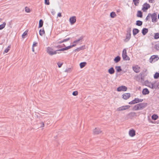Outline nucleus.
Returning a JSON list of instances; mask_svg holds the SVG:
<instances>
[{
	"label": "nucleus",
	"mask_w": 159,
	"mask_h": 159,
	"mask_svg": "<svg viewBox=\"0 0 159 159\" xmlns=\"http://www.w3.org/2000/svg\"><path fill=\"white\" fill-rule=\"evenodd\" d=\"M57 16L58 17H61V13H60V12L58 13L57 14Z\"/></svg>",
	"instance_id": "obj_48"
},
{
	"label": "nucleus",
	"mask_w": 159,
	"mask_h": 159,
	"mask_svg": "<svg viewBox=\"0 0 159 159\" xmlns=\"http://www.w3.org/2000/svg\"><path fill=\"white\" fill-rule=\"evenodd\" d=\"M143 100L142 99H139L138 98H136L134 100L129 102V104H133L137 103L139 102H142Z\"/></svg>",
	"instance_id": "obj_4"
},
{
	"label": "nucleus",
	"mask_w": 159,
	"mask_h": 159,
	"mask_svg": "<svg viewBox=\"0 0 159 159\" xmlns=\"http://www.w3.org/2000/svg\"><path fill=\"white\" fill-rule=\"evenodd\" d=\"M132 68L133 70L136 73H139L140 71V67L138 65L133 66Z\"/></svg>",
	"instance_id": "obj_8"
},
{
	"label": "nucleus",
	"mask_w": 159,
	"mask_h": 159,
	"mask_svg": "<svg viewBox=\"0 0 159 159\" xmlns=\"http://www.w3.org/2000/svg\"><path fill=\"white\" fill-rule=\"evenodd\" d=\"M34 47H32V51L33 52H34Z\"/></svg>",
	"instance_id": "obj_53"
},
{
	"label": "nucleus",
	"mask_w": 159,
	"mask_h": 159,
	"mask_svg": "<svg viewBox=\"0 0 159 159\" xmlns=\"http://www.w3.org/2000/svg\"><path fill=\"white\" fill-rule=\"evenodd\" d=\"M77 43H74V41L73 43V44L72 45L66 47L64 48H61L60 49H59L58 51H65L68 50V49H70L71 48L76 46V44Z\"/></svg>",
	"instance_id": "obj_5"
},
{
	"label": "nucleus",
	"mask_w": 159,
	"mask_h": 159,
	"mask_svg": "<svg viewBox=\"0 0 159 159\" xmlns=\"http://www.w3.org/2000/svg\"><path fill=\"white\" fill-rule=\"evenodd\" d=\"M57 64L58 67L59 68L61 67L62 65V63L61 62H58Z\"/></svg>",
	"instance_id": "obj_44"
},
{
	"label": "nucleus",
	"mask_w": 159,
	"mask_h": 159,
	"mask_svg": "<svg viewBox=\"0 0 159 159\" xmlns=\"http://www.w3.org/2000/svg\"><path fill=\"white\" fill-rule=\"evenodd\" d=\"M116 69L117 72H119L122 70L120 66H116L115 67Z\"/></svg>",
	"instance_id": "obj_28"
},
{
	"label": "nucleus",
	"mask_w": 159,
	"mask_h": 159,
	"mask_svg": "<svg viewBox=\"0 0 159 159\" xmlns=\"http://www.w3.org/2000/svg\"><path fill=\"white\" fill-rule=\"evenodd\" d=\"M49 0H44V3L46 5H49L50 4Z\"/></svg>",
	"instance_id": "obj_38"
},
{
	"label": "nucleus",
	"mask_w": 159,
	"mask_h": 159,
	"mask_svg": "<svg viewBox=\"0 0 159 159\" xmlns=\"http://www.w3.org/2000/svg\"><path fill=\"white\" fill-rule=\"evenodd\" d=\"M39 34L42 36L45 34V31L43 29H41L39 30Z\"/></svg>",
	"instance_id": "obj_26"
},
{
	"label": "nucleus",
	"mask_w": 159,
	"mask_h": 159,
	"mask_svg": "<svg viewBox=\"0 0 159 159\" xmlns=\"http://www.w3.org/2000/svg\"><path fill=\"white\" fill-rule=\"evenodd\" d=\"M148 29L146 28H143L142 30V34L144 35L148 32Z\"/></svg>",
	"instance_id": "obj_23"
},
{
	"label": "nucleus",
	"mask_w": 159,
	"mask_h": 159,
	"mask_svg": "<svg viewBox=\"0 0 159 159\" xmlns=\"http://www.w3.org/2000/svg\"><path fill=\"white\" fill-rule=\"evenodd\" d=\"M158 116L157 114H154L152 116V118L153 120H156L158 119Z\"/></svg>",
	"instance_id": "obj_22"
},
{
	"label": "nucleus",
	"mask_w": 159,
	"mask_h": 159,
	"mask_svg": "<svg viewBox=\"0 0 159 159\" xmlns=\"http://www.w3.org/2000/svg\"><path fill=\"white\" fill-rule=\"evenodd\" d=\"M129 135L131 137H133L135 135V131L132 129L129 130Z\"/></svg>",
	"instance_id": "obj_14"
},
{
	"label": "nucleus",
	"mask_w": 159,
	"mask_h": 159,
	"mask_svg": "<svg viewBox=\"0 0 159 159\" xmlns=\"http://www.w3.org/2000/svg\"><path fill=\"white\" fill-rule=\"evenodd\" d=\"M127 88L125 86H122L117 88V90L118 92L125 91L127 90Z\"/></svg>",
	"instance_id": "obj_7"
},
{
	"label": "nucleus",
	"mask_w": 159,
	"mask_h": 159,
	"mask_svg": "<svg viewBox=\"0 0 159 159\" xmlns=\"http://www.w3.org/2000/svg\"><path fill=\"white\" fill-rule=\"evenodd\" d=\"M151 17L152 19V21L153 22H156L157 20V15L155 13L151 14Z\"/></svg>",
	"instance_id": "obj_9"
},
{
	"label": "nucleus",
	"mask_w": 159,
	"mask_h": 159,
	"mask_svg": "<svg viewBox=\"0 0 159 159\" xmlns=\"http://www.w3.org/2000/svg\"><path fill=\"white\" fill-rule=\"evenodd\" d=\"M131 29L130 28H129L128 31V33L126 34V39L125 40V41L126 42L128 41L131 38Z\"/></svg>",
	"instance_id": "obj_10"
},
{
	"label": "nucleus",
	"mask_w": 159,
	"mask_h": 159,
	"mask_svg": "<svg viewBox=\"0 0 159 159\" xmlns=\"http://www.w3.org/2000/svg\"><path fill=\"white\" fill-rule=\"evenodd\" d=\"M154 39H157L159 38V33H157L154 34Z\"/></svg>",
	"instance_id": "obj_33"
},
{
	"label": "nucleus",
	"mask_w": 159,
	"mask_h": 159,
	"mask_svg": "<svg viewBox=\"0 0 159 159\" xmlns=\"http://www.w3.org/2000/svg\"><path fill=\"white\" fill-rule=\"evenodd\" d=\"M37 43L34 42L33 43V44L32 45V47H34L37 46Z\"/></svg>",
	"instance_id": "obj_45"
},
{
	"label": "nucleus",
	"mask_w": 159,
	"mask_h": 159,
	"mask_svg": "<svg viewBox=\"0 0 159 159\" xmlns=\"http://www.w3.org/2000/svg\"><path fill=\"white\" fill-rule=\"evenodd\" d=\"M82 49L81 48H78L77 49H76V50H77V51H79L82 50Z\"/></svg>",
	"instance_id": "obj_50"
},
{
	"label": "nucleus",
	"mask_w": 159,
	"mask_h": 159,
	"mask_svg": "<svg viewBox=\"0 0 159 159\" xmlns=\"http://www.w3.org/2000/svg\"><path fill=\"white\" fill-rule=\"evenodd\" d=\"M152 83L149 82H146V85L147 86H148V87H149L151 89H152V88L153 87V86H152L153 85H152Z\"/></svg>",
	"instance_id": "obj_19"
},
{
	"label": "nucleus",
	"mask_w": 159,
	"mask_h": 159,
	"mask_svg": "<svg viewBox=\"0 0 159 159\" xmlns=\"http://www.w3.org/2000/svg\"><path fill=\"white\" fill-rule=\"evenodd\" d=\"M86 64V62H81L80 64V67L82 68L84 67V66H85Z\"/></svg>",
	"instance_id": "obj_30"
},
{
	"label": "nucleus",
	"mask_w": 159,
	"mask_h": 159,
	"mask_svg": "<svg viewBox=\"0 0 159 159\" xmlns=\"http://www.w3.org/2000/svg\"><path fill=\"white\" fill-rule=\"evenodd\" d=\"M133 1L134 5L135 6H138L139 5V0H133Z\"/></svg>",
	"instance_id": "obj_20"
},
{
	"label": "nucleus",
	"mask_w": 159,
	"mask_h": 159,
	"mask_svg": "<svg viewBox=\"0 0 159 159\" xmlns=\"http://www.w3.org/2000/svg\"><path fill=\"white\" fill-rule=\"evenodd\" d=\"M39 28H41L43 26V21L42 20H40L39 21Z\"/></svg>",
	"instance_id": "obj_29"
},
{
	"label": "nucleus",
	"mask_w": 159,
	"mask_h": 159,
	"mask_svg": "<svg viewBox=\"0 0 159 159\" xmlns=\"http://www.w3.org/2000/svg\"><path fill=\"white\" fill-rule=\"evenodd\" d=\"M108 72L111 74H114L115 72V70L112 67L109 68L108 70Z\"/></svg>",
	"instance_id": "obj_17"
},
{
	"label": "nucleus",
	"mask_w": 159,
	"mask_h": 159,
	"mask_svg": "<svg viewBox=\"0 0 159 159\" xmlns=\"http://www.w3.org/2000/svg\"><path fill=\"white\" fill-rule=\"evenodd\" d=\"M158 83L156 82H154V83H152V89H156L158 88Z\"/></svg>",
	"instance_id": "obj_16"
},
{
	"label": "nucleus",
	"mask_w": 159,
	"mask_h": 159,
	"mask_svg": "<svg viewBox=\"0 0 159 159\" xmlns=\"http://www.w3.org/2000/svg\"><path fill=\"white\" fill-rule=\"evenodd\" d=\"M120 57L119 56L116 57L114 59V61L116 63L118 62L119 61H120Z\"/></svg>",
	"instance_id": "obj_21"
},
{
	"label": "nucleus",
	"mask_w": 159,
	"mask_h": 159,
	"mask_svg": "<svg viewBox=\"0 0 159 159\" xmlns=\"http://www.w3.org/2000/svg\"><path fill=\"white\" fill-rule=\"evenodd\" d=\"M93 132L94 134L97 135L101 133L102 132V131L99 128H95L93 130Z\"/></svg>",
	"instance_id": "obj_11"
},
{
	"label": "nucleus",
	"mask_w": 159,
	"mask_h": 159,
	"mask_svg": "<svg viewBox=\"0 0 159 159\" xmlns=\"http://www.w3.org/2000/svg\"><path fill=\"white\" fill-rule=\"evenodd\" d=\"M72 71V70L71 68H68L65 70V71L66 72H71Z\"/></svg>",
	"instance_id": "obj_42"
},
{
	"label": "nucleus",
	"mask_w": 159,
	"mask_h": 159,
	"mask_svg": "<svg viewBox=\"0 0 159 159\" xmlns=\"http://www.w3.org/2000/svg\"><path fill=\"white\" fill-rule=\"evenodd\" d=\"M11 48V46H9L7 48L4 50V52L7 53L8 52L10 49V48Z\"/></svg>",
	"instance_id": "obj_34"
},
{
	"label": "nucleus",
	"mask_w": 159,
	"mask_h": 159,
	"mask_svg": "<svg viewBox=\"0 0 159 159\" xmlns=\"http://www.w3.org/2000/svg\"><path fill=\"white\" fill-rule=\"evenodd\" d=\"M76 21V17L73 16L70 17L69 19V21L71 25L74 24Z\"/></svg>",
	"instance_id": "obj_13"
},
{
	"label": "nucleus",
	"mask_w": 159,
	"mask_h": 159,
	"mask_svg": "<svg viewBox=\"0 0 159 159\" xmlns=\"http://www.w3.org/2000/svg\"><path fill=\"white\" fill-rule=\"evenodd\" d=\"M6 25V23L5 22H3L2 24L0 25V30H1L3 29L5 26Z\"/></svg>",
	"instance_id": "obj_27"
},
{
	"label": "nucleus",
	"mask_w": 159,
	"mask_h": 159,
	"mask_svg": "<svg viewBox=\"0 0 159 159\" xmlns=\"http://www.w3.org/2000/svg\"><path fill=\"white\" fill-rule=\"evenodd\" d=\"M142 93L143 95H145L148 94L149 93V91L148 89L145 88L143 89Z\"/></svg>",
	"instance_id": "obj_15"
},
{
	"label": "nucleus",
	"mask_w": 159,
	"mask_h": 159,
	"mask_svg": "<svg viewBox=\"0 0 159 159\" xmlns=\"http://www.w3.org/2000/svg\"><path fill=\"white\" fill-rule=\"evenodd\" d=\"M120 11V9H119L117 11V12H119Z\"/></svg>",
	"instance_id": "obj_55"
},
{
	"label": "nucleus",
	"mask_w": 159,
	"mask_h": 159,
	"mask_svg": "<svg viewBox=\"0 0 159 159\" xmlns=\"http://www.w3.org/2000/svg\"><path fill=\"white\" fill-rule=\"evenodd\" d=\"M137 16L139 17L142 18L143 17V14L142 11H137Z\"/></svg>",
	"instance_id": "obj_18"
},
{
	"label": "nucleus",
	"mask_w": 159,
	"mask_h": 159,
	"mask_svg": "<svg viewBox=\"0 0 159 159\" xmlns=\"http://www.w3.org/2000/svg\"><path fill=\"white\" fill-rule=\"evenodd\" d=\"M27 31H25L23 34L22 35V37L23 38H25V36L26 35H27Z\"/></svg>",
	"instance_id": "obj_39"
},
{
	"label": "nucleus",
	"mask_w": 159,
	"mask_h": 159,
	"mask_svg": "<svg viewBox=\"0 0 159 159\" xmlns=\"http://www.w3.org/2000/svg\"><path fill=\"white\" fill-rule=\"evenodd\" d=\"M116 15L115 12L114 11L110 13V16L111 18H113L116 17Z\"/></svg>",
	"instance_id": "obj_25"
},
{
	"label": "nucleus",
	"mask_w": 159,
	"mask_h": 159,
	"mask_svg": "<svg viewBox=\"0 0 159 159\" xmlns=\"http://www.w3.org/2000/svg\"><path fill=\"white\" fill-rule=\"evenodd\" d=\"M63 43V42H62V40L61 41H59L58 42V43Z\"/></svg>",
	"instance_id": "obj_54"
},
{
	"label": "nucleus",
	"mask_w": 159,
	"mask_h": 159,
	"mask_svg": "<svg viewBox=\"0 0 159 159\" xmlns=\"http://www.w3.org/2000/svg\"><path fill=\"white\" fill-rule=\"evenodd\" d=\"M158 18L159 19V14L158 15Z\"/></svg>",
	"instance_id": "obj_57"
},
{
	"label": "nucleus",
	"mask_w": 159,
	"mask_h": 159,
	"mask_svg": "<svg viewBox=\"0 0 159 159\" xmlns=\"http://www.w3.org/2000/svg\"><path fill=\"white\" fill-rule=\"evenodd\" d=\"M150 7V5L147 3H145L142 6V10L143 12H146Z\"/></svg>",
	"instance_id": "obj_3"
},
{
	"label": "nucleus",
	"mask_w": 159,
	"mask_h": 159,
	"mask_svg": "<svg viewBox=\"0 0 159 159\" xmlns=\"http://www.w3.org/2000/svg\"><path fill=\"white\" fill-rule=\"evenodd\" d=\"M25 11L26 12L29 13L30 11V8L27 7H26L25 8Z\"/></svg>",
	"instance_id": "obj_36"
},
{
	"label": "nucleus",
	"mask_w": 159,
	"mask_h": 159,
	"mask_svg": "<svg viewBox=\"0 0 159 159\" xmlns=\"http://www.w3.org/2000/svg\"><path fill=\"white\" fill-rule=\"evenodd\" d=\"M139 32V30L137 29H134L133 30V34L135 35Z\"/></svg>",
	"instance_id": "obj_24"
},
{
	"label": "nucleus",
	"mask_w": 159,
	"mask_h": 159,
	"mask_svg": "<svg viewBox=\"0 0 159 159\" xmlns=\"http://www.w3.org/2000/svg\"><path fill=\"white\" fill-rule=\"evenodd\" d=\"M78 93L77 91H74L72 93V95L74 96H76L78 95Z\"/></svg>",
	"instance_id": "obj_37"
},
{
	"label": "nucleus",
	"mask_w": 159,
	"mask_h": 159,
	"mask_svg": "<svg viewBox=\"0 0 159 159\" xmlns=\"http://www.w3.org/2000/svg\"><path fill=\"white\" fill-rule=\"evenodd\" d=\"M69 39H70L69 38H67L66 39H65L63 40H62V42H66L68 41Z\"/></svg>",
	"instance_id": "obj_47"
},
{
	"label": "nucleus",
	"mask_w": 159,
	"mask_h": 159,
	"mask_svg": "<svg viewBox=\"0 0 159 159\" xmlns=\"http://www.w3.org/2000/svg\"><path fill=\"white\" fill-rule=\"evenodd\" d=\"M131 94L129 93H125L122 95V98L125 100H127L129 98Z\"/></svg>",
	"instance_id": "obj_12"
},
{
	"label": "nucleus",
	"mask_w": 159,
	"mask_h": 159,
	"mask_svg": "<svg viewBox=\"0 0 159 159\" xmlns=\"http://www.w3.org/2000/svg\"><path fill=\"white\" fill-rule=\"evenodd\" d=\"M154 0H148L149 2L152 3Z\"/></svg>",
	"instance_id": "obj_51"
},
{
	"label": "nucleus",
	"mask_w": 159,
	"mask_h": 159,
	"mask_svg": "<svg viewBox=\"0 0 159 159\" xmlns=\"http://www.w3.org/2000/svg\"><path fill=\"white\" fill-rule=\"evenodd\" d=\"M40 124L41 125V127H43L44 126V124L43 122H41L40 123Z\"/></svg>",
	"instance_id": "obj_46"
},
{
	"label": "nucleus",
	"mask_w": 159,
	"mask_h": 159,
	"mask_svg": "<svg viewBox=\"0 0 159 159\" xmlns=\"http://www.w3.org/2000/svg\"><path fill=\"white\" fill-rule=\"evenodd\" d=\"M59 50L56 51L54 50L52 48L48 47L47 48V52L49 55H52L57 54V52Z\"/></svg>",
	"instance_id": "obj_1"
},
{
	"label": "nucleus",
	"mask_w": 159,
	"mask_h": 159,
	"mask_svg": "<svg viewBox=\"0 0 159 159\" xmlns=\"http://www.w3.org/2000/svg\"><path fill=\"white\" fill-rule=\"evenodd\" d=\"M151 17V14L149 13L148 14L145 20H148Z\"/></svg>",
	"instance_id": "obj_35"
},
{
	"label": "nucleus",
	"mask_w": 159,
	"mask_h": 159,
	"mask_svg": "<svg viewBox=\"0 0 159 159\" xmlns=\"http://www.w3.org/2000/svg\"><path fill=\"white\" fill-rule=\"evenodd\" d=\"M2 20V19L1 18H0V22Z\"/></svg>",
	"instance_id": "obj_56"
},
{
	"label": "nucleus",
	"mask_w": 159,
	"mask_h": 159,
	"mask_svg": "<svg viewBox=\"0 0 159 159\" xmlns=\"http://www.w3.org/2000/svg\"><path fill=\"white\" fill-rule=\"evenodd\" d=\"M151 123H153V122L152 121L151 122Z\"/></svg>",
	"instance_id": "obj_58"
},
{
	"label": "nucleus",
	"mask_w": 159,
	"mask_h": 159,
	"mask_svg": "<svg viewBox=\"0 0 159 159\" xmlns=\"http://www.w3.org/2000/svg\"><path fill=\"white\" fill-rule=\"evenodd\" d=\"M143 23L142 21L138 20L136 21V25L138 26H141L142 25Z\"/></svg>",
	"instance_id": "obj_32"
},
{
	"label": "nucleus",
	"mask_w": 159,
	"mask_h": 159,
	"mask_svg": "<svg viewBox=\"0 0 159 159\" xmlns=\"http://www.w3.org/2000/svg\"><path fill=\"white\" fill-rule=\"evenodd\" d=\"M82 39V38H80L78 40H76L74 41V43H78L80 40Z\"/></svg>",
	"instance_id": "obj_43"
},
{
	"label": "nucleus",
	"mask_w": 159,
	"mask_h": 159,
	"mask_svg": "<svg viewBox=\"0 0 159 159\" xmlns=\"http://www.w3.org/2000/svg\"><path fill=\"white\" fill-rule=\"evenodd\" d=\"M129 106H123L122 107V109H129Z\"/></svg>",
	"instance_id": "obj_40"
},
{
	"label": "nucleus",
	"mask_w": 159,
	"mask_h": 159,
	"mask_svg": "<svg viewBox=\"0 0 159 159\" xmlns=\"http://www.w3.org/2000/svg\"><path fill=\"white\" fill-rule=\"evenodd\" d=\"M122 57L125 61H129L130 60V58L127 55L126 50L125 49H124L123 50Z\"/></svg>",
	"instance_id": "obj_2"
},
{
	"label": "nucleus",
	"mask_w": 159,
	"mask_h": 159,
	"mask_svg": "<svg viewBox=\"0 0 159 159\" xmlns=\"http://www.w3.org/2000/svg\"><path fill=\"white\" fill-rule=\"evenodd\" d=\"M159 59V57L157 56L153 55L150 58V62L151 63L155 62Z\"/></svg>",
	"instance_id": "obj_6"
},
{
	"label": "nucleus",
	"mask_w": 159,
	"mask_h": 159,
	"mask_svg": "<svg viewBox=\"0 0 159 159\" xmlns=\"http://www.w3.org/2000/svg\"><path fill=\"white\" fill-rule=\"evenodd\" d=\"M159 46L158 45H156L155 46V48H156V49H157V50H159Z\"/></svg>",
	"instance_id": "obj_49"
},
{
	"label": "nucleus",
	"mask_w": 159,
	"mask_h": 159,
	"mask_svg": "<svg viewBox=\"0 0 159 159\" xmlns=\"http://www.w3.org/2000/svg\"><path fill=\"white\" fill-rule=\"evenodd\" d=\"M159 77V73L156 72L154 75V78L155 79H157Z\"/></svg>",
	"instance_id": "obj_31"
},
{
	"label": "nucleus",
	"mask_w": 159,
	"mask_h": 159,
	"mask_svg": "<svg viewBox=\"0 0 159 159\" xmlns=\"http://www.w3.org/2000/svg\"><path fill=\"white\" fill-rule=\"evenodd\" d=\"M130 114L133 116H134L135 115V114L134 113H131Z\"/></svg>",
	"instance_id": "obj_52"
},
{
	"label": "nucleus",
	"mask_w": 159,
	"mask_h": 159,
	"mask_svg": "<svg viewBox=\"0 0 159 159\" xmlns=\"http://www.w3.org/2000/svg\"><path fill=\"white\" fill-rule=\"evenodd\" d=\"M65 45H64V44H63L62 45H59L57 46L56 47L57 48H62L64 47H65Z\"/></svg>",
	"instance_id": "obj_41"
}]
</instances>
